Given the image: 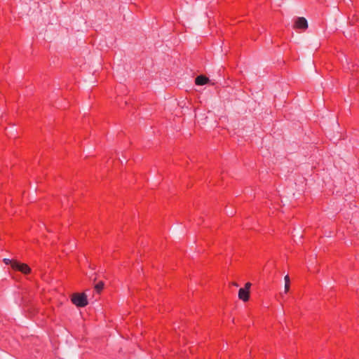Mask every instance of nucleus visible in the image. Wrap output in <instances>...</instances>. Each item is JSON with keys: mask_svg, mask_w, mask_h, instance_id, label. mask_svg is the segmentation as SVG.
I'll return each instance as SVG.
<instances>
[{"mask_svg": "<svg viewBox=\"0 0 359 359\" xmlns=\"http://www.w3.org/2000/svg\"><path fill=\"white\" fill-rule=\"evenodd\" d=\"M72 302L76 306L83 307L88 304L87 296L84 293H75L72 295Z\"/></svg>", "mask_w": 359, "mask_h": 359, "instance_id": "obj_1", "label": "nucleus"}, {"mask_svg": "<svg viewBox=\"0 0 359 359\" xmlns=\"http://www.w3.org/2000/svg\"><path fill=\"white\" fill-rule=\"evenodd\" d=\"M12 268L15 270L21 271L22 273L27 274L31 271L29 266L26 264H22L17 261H15L12 264Z\"/></svg>", "mask_w": 359, "mask_h": 359, "instance_id": "obj_2", "label": "nucleus"}, {"mask_svg": "<svg viewBox=\"0 0 359 359\" xmlns=\"http://www.w3.org/2000/svg\"><path fill=\"white\" fill-rule=\"evenodd\" d=\"M294 26L297 29H305L308 27L307 20L303 17L297 18Z\"/></svg>", "mask_w": 359, "mask_h": 359, "instance_id": "obj_3", "label": "nucleus"}, {"mask_svg": "<svg viewBox=\"0 0 359 359\" xmlns=\"http://www.w3.org/2000/svg\"><path fill=\"white\" fill-rule=\"evenodd\" d=\"M238 297L244 302L248 301L249 299V292L244 288H241L238 291Z\"/></svg>", "mask_w": 359, "mask_h": 359, "instance_id": "obj_4", "label": "nucleus"}, {"mask_svg": "<svg viewBox=\"0 0 359 359\" xmlns=\"http://www.w3.org/2000/svg\"><path fill=\"white\" fill-rule=\"evenodd\" d=\"M208 81L209 79L206 76L202 75L197 76L195 81L196 84L199 86L206 84Z\"/></svg>", "mask_w": 359, "mask_h": 359, "instance_id": "obj_5", "label": "nucleus"}, {"mask_svg": "<svg viewBox=\"0 0 359 359\" xmlns=\"http://www.w3.org/2000/svg\"><path fill=\"white\" fill-rule=\"evenodd\" d=\"M285 280V293H287L290 290V277L288 275H286L284 278Z\"/></svg>", "mask_w": 359, "mask_h": 359, "instance_id": "obj_6", "label": "nucleus"}, {"mask_svg": "<svg viewBox=\"0 0 359 359\" xmlns=\"http://www.w3.org/2000/svg\"><path fill=\"white\" fill-rule=\"evenodd\" d=\"M104 287V284L102 283H98L96 285H95V289L97 292H100L102 290Z\"/></svg>", "mask_w": 359, "mask_h": 359, "instance_id": "obj_7", "label": "nucleus"}, {"mask_svg": "<svg viewBox=\"0 0 359 359\" xmlns=\"http://www.w3.org/2000/svg\"><path fill=\"white\" fill-rule=\"evenodd\" d=\"M15 261H12L9 259H7V258H5L4 259V262L6 264H13V263Z\"/></svg>", "mask_w": 359, "mask_h": 359, "instance_id": "obj_8", "label": "nucleus"}, {"mask_svg": "<svg viewBox=\"0 0 359 359\" xmlns=\"http://www.w3.org/2000/svg\"><path fill=\"white\" fill-rule=\"evenodd\" d=\"M250 286H251V284L250 283H247L245 284V287L244 289H245V290H247L248 291V290L250 289Z\"/></svg>", "mask_w": 359, "mask_h": 359, "instance_id": "obj_9", "label": "nucleus"}]
</instances>
